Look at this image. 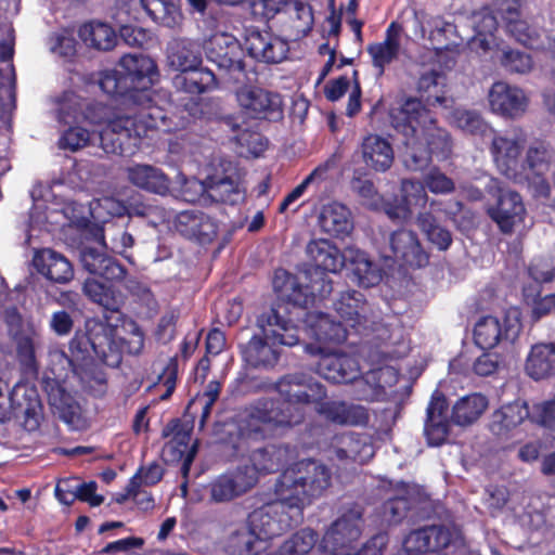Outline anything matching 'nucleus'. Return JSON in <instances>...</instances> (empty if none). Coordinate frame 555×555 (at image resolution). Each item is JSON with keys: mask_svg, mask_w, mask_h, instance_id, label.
I'll use <instances>...</instances> for the list:
<instances>
[{"mask_svg": "<svg viewBox=\"0 0 555 555\" xmlns=\"http://www.w3.org/2000/svg\"><path fill=\"white\" fill-rule=\"evenodd\" d=\"M284 312H288L292 318H298L295 309L288 311L284 305H278L259 317L258 325L262 337L254 336L243 350L244 359L249 365L255 367L273 365L278 361L275 345L294 346L300 340L299 325H293L292 320H285L282 315ZM304 326L302 323L300 331Z\"/></svg>", "mask_w": 555, "mask_h": 555, "instance_id": "nucleus-7", "label": "nucleus"}, {"mask_svg": "<svg viewBox=\"0 0 555 555\" xmlns=\"http://www.w3.org/2000/svg\"><path fill=\"white\" fill-rule=\"evenodd\" d=\"M551 287L533 280L522 289L524 302L531 309V318L538 321L555 308V293H545Z\"/></svg>", "mask_w": 555, "mask_h": 555, "instance_id": "nucleus-38", "label": "nucleus"}, {"mask_svg": "<svg viewBox=\"0 0 555 555\" xmlns=\"http://www.w3.org/2000/svg\"><path fill=\"white\" fill-rule=\"evenodd\" d=\"M423 184L431 193L447 194L454 190V182L438 168L430 169L423 178Z\"/></svg>", "mask_w": 555, "mask_h": 555, "instance_id": "nucleus-60", "label": "nucleus"}, {"mask_svg": "<svg viewBox=\"0 0 555 555\" xmlns=\"http://www.w3.org/2000/svg\"><path fill=\"white\" fill-rule=\"evenodd\" d=\"M120 37L129 46L143 47L151 40V35L142 27L124 25L120 27Z\"/></svg>", "mask_w": 555, "mask_h": 555, "instance_id": "nucleus-63", "label": "nucleus"}, {"mask_svg": "<svg viewBox=\"0 0 555 555\" xmlns=\"http://www.w3.org/2000/svg\"><path fill=\"white\" fill-rule=\"evenodd\" d=\"M293 457V452L287 447H268L257 450L251 454V466H244L243 468H255L256 480L258 473H270L279 469Z\"/></svg>", "mask_w": 555, "mask_h": 555, "instance_id": "nucleus-42", "label": "nucleus"}, {"mask_svg": "<svg viewBox=\"0 0 555 555\" xmlns=\"http://www.w3.org/2000/svg\"><path fill=\"white\" fill-rule=\"evenodd\" d=\"M39 346V335L35 331L22 333L16 337V350L20 361L27 367L36 364V348Z\"/></svg>", "mask_w": 555, "mask_h": 555, "instance_id": "nucleus-57", "label": "nucleus"}, {"mask_svg": "<svg viewBox=\"0 0 555 555\" xmlns=\"http://www.w3.org/2000/svg\"><path fill=\"white\" fill-rule=\"evenodd\" d=\"M13 395L16 397V400L22 397L24 401H14L12 416L22 418L23 426L28 431L36 430L42 418V405L37 391L24 385H17L13 389Z\"/></svg>", "mask_w": 555, "mask_h": 555, "instance_id": "nucleus-24", "label": "nucleus"}, {"mask_svg": "<svg viewBox=\"0 0 555 555\" xmlns=\"http://www.w3.org/2000/svg\"><path fill=\"white\" fill-rule=\"evenodd\" d=\"M282 10L293 20V27L299 35H306L313 25V14L309 4L300 0H285Z\"/></svg>", "mask_w": 555, "mask_h": 555, "instance_id": "nucleus-54", "label": "nucleus"}, {"mask_svg": "<svg viewBox=\"0 0 555 555\" xmlns=\"http://www.w3.org/2000/svg\"><path fill=\"white\" fill-rule=\"evenodd\" d=\"M302 332L315 343L307 344L305 351L319 357L318 372L325 379L333 383L356 382L360 389L359 399L373 400L377 396V388H384L383 378L396 375L390 367L372 371L364 378L358 379L360 367L358 361L347 354L336 353L328 344L343 343L347 337V330L334 322L327 314L309 312L304 320Z\"/></svg>", "mask_w": 555, "mask_h": 555, "instance_id": "nucleus-3", "label": "nucleus"}, {"mask_svg": "<svg viewBox=\"0 0 555 555\" xmlns=\"http://www.w3.org/2000/svg\"><path fill=\"white\" fill-rule=\"evenodd\" d=\"M99 86L101 90L112 96H121L126 101L135 103L137 96L132 94L120 69H106L100 74Z\"/></svg>", "mask_w": 555, "mask_h": 555, "instance_id": "nucleus-52", "label": "nucleus"}, {"mask_svg": "<svg viewBox=\"0 0 555 555\" xmlns=\"http://www.w3.org/2000/svg\"><path fill=\"white\" fill-rule=\"evenodd\" d=\"M131 214L145 217L149 219V222L153 225H157L163 222H173L176 221V216L173 211L166 210L159 206L146 205V204H137L132 206Z\"/></svg>", "mask_w": 555, "mask_h": 555, "instance_id": "nucleus-58", "label": "nucleus"}, {"mask_svg": "<svg viewBox=\"0 0 555 555\" xmlns=\"http://www.w3.org/2000/svg\"><path fill=\"white\" fill-rule=\"evenodd\" d=\"M427 202L428 195L423 182L405 179L401 182L400 203L387 204L385 212L392 220L405 221L415 210L424 208Z\"/></svg>", "mask_w": 555, "mask_h": 555, "instance_id": "nucleus-20", "label": "nucleus"}, {"mask_svg": "<svg viewBox=\"0 0 555 555\" xmlns=\"http://www.w3.org/2000/svg\"><path fill=\"white\" fill-rule=\"evenodd\" d=\"M83 293L93 302L109 309L116 310L122 301L121 293L113 283H103L95 279H88L83 284Z\"/></svg>", "mask_w": 555, "mask_h": 555, "instance_id": "nucleus-47", "label": "nucleus"}, {"mask_svg": "<svg viewBox=\"0 0 555 555\" xmlns=\"http://www.w3.org/2000/svg\"><path fill=\"white\" fill-rule=\"evenodd\" d=\"M142 8L151 18L166 27L173 28L182 20L178 8L167 0H140Z\"/></svg>", "mask_w": 555, "mask_h": 555, "instance_id": "nucleus-48", "label": "nucleus"}, {"mask_svg": "<svg viewBox=\"0 0 555 555\" xmlns=\"http://www.w3.org/2000/svg\"><path fill=\"white\" fill-rule=\"evenodd\" d=\"M175 227L182 235L199 242H210L217 234L214 220L197 211H182L176 216Z\"/></svg>", "mask_w": 555, "mask_h": 555, "instance_id": "nucleus-27", "label": "nucleus"}, {"mask_svg": "<svg viewBox=\"0 0 555 555\" xmlns=\"http://www.w3.org/2000/svg\"><path fill=\"white\" fill-rule=\"evenodd\" d=\"M330 485L331 473L324 464L313 460L294 463L275 483L276 499L254 511L247 520L258 537L270 544V540L301 521L305 507Z\"/></svg>", "mask_w": 555, "mask_h": 555, "instance_id": "nucleus-2", "label": "nucleus"}, {"mask_svg": "<svg viewBox=\"0 0 555 555\" xmlns=\"http://www.w3.org/2000/svg\"><path fill=\"white\" fill-rule=\"evenodd\" d=\"M452 533L443 527H429L411 532L403 541L408 553H428L429 550L447 547Z\"/></svg>", "mask_w": 555, "mask_h": 555, "instance_id": "nucleus-26", "label": "nucleus"}, {"mask_svg": "<svg viewBox=\"0 0 555 555\" xmlns=\"http://www.w3.org/2000/svg\"><path fill=\"white\" fill-rule=\"evenodd\" d=\"M270 544L260 539L248 520L228 529L223 550L228 555H270Z\"/></svg>", "mask_w": 555, "mask_h": 555, "instance_id": "nucleus-17", "label": "nucleus"}, {"mask_svg": "<svg viewBox=\"0 0 555 555\" xmlns=\"http://www.w3.org/2000/svg\"><path fill=\"white\" fill-rule=\"evenodd\" d=\"M80 259L86 270L103 276L107 281L117 280L124 275V269L119 264L94 248L85 247L81 250Z\"/></svg>", "mask_w": 555, "mask_h": 555, "instance_id": "nucleus-41", "label": "nucleus"}, {"mask_svg": "<svg viewBox=\"0 0 555 555\" xmlns=\"http://www.w3.org/2000/svg\"><path fill=\"white\" fill-rule=\"evenodd\" d=\"M255 485V468H237L236 470L219 476L210 482V500L215 503L229 502L244 494Z\"/></svg>", "mask_w": 555, "mask_h": 555, "instance_id": "nucleus-18", "label": "nucleus"}, {"mask_svg": "<svg viewBox=\"0 0 555 555\" xmlns=\"http://www.w3.org/2000/svg\"><path fill=\"white\" fill-rule=\"evenodd\" d=\"M525 146L520 133L495 134L492 139L491 153L499 171L506 178L522 183L519 156Z\"/></svg>", "mask_w": 555, "mask_h": 555, "instance_id": "nucleus-11", "label": "nucleus"}, {"mask_svg": "<svg viewBox=\"0 0 555 555\" xmlns=\"http://www.w3.org/2000/svg\"><path fill=\"white\" fill-rule=\"evenodd\" d=\"M318 541L317 533L311 529H301L285 540L282 545L270 555H307Z\"/></svg>", "mask_w": 555, "mask_h": 555, "instance_id": "nucleus-51", "label": "nucleus"}, {"mask_svg": "<svg viewBox=\"0 0 555 555\" xmlns=\"http://www.w3.org/2000/svg\"><path fill=\"white\" fill-rule=\"evenodd\" d=\"M400 25L391 23L387 28L385 40L367 47V52L374 66L379 69V74L384 72L386 65L397 59L400 48Z\"/></svg>", "mask_w": 555, "mask_h": 555, "instance_id": "nucleus-37", "label": "nucleus"}, {"mask_svg": "<svg viewBox=\"0 0 555 555\" xmlns=\"http://www.w3.org/2000/svg\"><path fill=\"white\" fill-rule=\"evenodd\" d=\"M416 223L422 232L439 249H447L451 242V234L446 229L436 223V220L429 212L418 214Z\"/></svg>", "mask_w": 555, "mask_h": 555, "instance_id": "nucleus-55", "label": "nucleus"}, {"mask_svg": "<svg viewBox=\"0 0 555 555\" xmlns=\"http://www.w3.org/2000/svg\"><path fill=\"white\" fill-rule=\"evenodd\" d=\"M249 55L264 63H280L286 59L288 43L270 31H251L246 38Z\"/></svg>", "mask_w": 555, "mask_h": 555, "instance_id": "nucleus-19", "label": "nucleus"}, {"mask_svg": "<svg viewBox=\"0 0 555 555\" xmlns=\"http://www.w3.org/2000/svg\"><path fill=\"white\" fill-rule=\"evenodd\" d=\"M205 190L217 202L235 204L242 198L238 177L234 172L209 177Z\"/></svg>", "mask_w": 555, "mask_h": 555, "instance_id": "nucleus-45", "label": "nucleus"}, {"mask_svg": "<svg viewBox=\"0 0 555 555\" xmlns=\"http://www.w3.org/2000/svg\"><path fill=\"white\" fill-rule=\"evenodd\" d=\"M521 330V311L509 307L501 314L480 317L474 325V341L481 349L513 345Z\"/></svg>", "mask_w": 555, "mask_h": 555, "instance_id": "nucleus-9", "label": "nucleus"}, {"mask_svg": "<svg viewBox=\"0 0 555 555\" xmlns=\"http://www.w3.org/2000/svg\"><path fill=\"white\" fill-rule=\"evenodd\" d=\"M307 253L314 262L312 270L295 276L284 270H278L273 278V288L279 298L295 307L296 315H305V308L313 302L314 297L321 298L332 292V283L324 272H338L345 264V253L327 240H315L308 244Z\"/></svg>", "mask_w": 555, "mask_h": 555, "instance_id": "nucleus-5", "label": "nucleus"}, {"mask_svg": "<svg viewBox=\"0 0 555 555\" xmlns=\"http://www.w3.org/2000/svg\"><path fill=\"white\" fill-rule=\"evenodd\" d=\"M555 163V154L544 145L531 146L526 156V166L520 171L522 183L527 182L528 188L537 197L550 195V184L546 175Z\"/></svg>", "mask_w": 555, "mask_h": 555, "instance_id": "nucleus-12", "label": "nucleus"}, {"mask_svg": "<svg viewBox=\"0 0 555 555\" xmlns=\"http://www.w3.org/2000/svg\"><path fill=\"white\" fill-rule=\"evenodd\" d=\"M328 163L322 164L313 169L301 183H299L281 203L280 211L284 212L293 203L304 195L310 185H320L328 171Z\"/></svg>", "mask_w": 555, "mask_h": 555, "instance_id": "nucleus-56", "label": "nucleus"}, {"mask_svg": "<svg viewBox=\"0 0 555 555\" xmlns=\"http://www.w3.org/2000/svg\"><path fill=\"white\" fill-rule=\"evenodd\" d=\"M321 229L334 236L346 235L352 230V220L349 209L337 202L322 207L319 217Z\"/></svg>", "mask_w": 555, "mask_h": 555, "instance_id": "nucleus-34", "label": "nucleus"}, {"mask_svg": "<svg viewBox=\"0 0 555 555\" xmlns=\"http://www.w3.org/2000/svg\"><path fill=\"white\" fill-rule=\"evenodd\" d=\"M207 59L218 67L241 73L245 65L242 61V49L238 41L229 34H214L205 43Z\"/></svg>", "mask_w": 555, "mask_h": 555, "instance_id": "nucleus-16", "label": "nucleus"}, {"mask_svg": "<svg viewBox=\"0 0 555 555\" xmlns=\"http://www.w3.org/2000/svg\"><path fill=\"white\" fill-rule=\"evenodd\" d=\"M335 311L343 320L339 323L347 330V326L360 332L367 320V305L363 295L357 291H347L340 294L334 304Z\"/></svg>", "mask_w": 555, "mask_h": 555, "instance_id": "nucleus-22", "label": "nucleus"}, {"mask_svg": "<svg viewBox=\"0 0 555 555\" xmlns=\"http://www.w3.org/2000/svg\"><path fill=\"white\" fill-rule=\"evenodd\" d=\"M525 370L535 379H545L555 374V343H538L527 356Z\"/></svg>", "mask_w": 555, "mask_h": 555, "instance_id": "nucleus-30", "label": "nucleus"}, {"mask_svg": "<svg viewBox=\"0 0 555 555\" xmlns=\"http://www.w3.org/2000/svg\"><path fill=\"white\" fill-rule=\"evenodd\" d=\"M490 111L506 118L521 117L529 106L525 91L505 81L494 82L488 92Z\"/></svg>", "mask_w": 555, "mask_h": 555, "instance_id": "nucleus-14", "label": "nucleus"}, {"mask_svg": "<svg viewBox=\"0 0 555 555\" xmlns=\"http://www.w3.org/2000/svg\"><path fill=\"white\" fill-rule=\"evenodd\" d=\"M415 35L429 41L434 49H440L446 34L452 29V25L438 16L414 15Z\"/></svg>", "mask_w": 555, "mask_h": 555, "instance_id": "nucleus-44", "label": "nucleus"}, {"mask_svg": "<svg viewBox=\"0 0 555 555\" xmlns=\"http://www.w3.org/2000/svg\"><path fill=\"white\" fill-rule=\"evenodd\" d=\"M345 258L359 285L371 287L382 281V269L364 251L349 247L345 249Z\"/></svg>", "mask_w": 555, "mask_h": 555, "instance_id": "nucleus-29", "label": "nucleus"}, {"mask_svg": "<svg viewBox=\"0 0 555 555\" xmlns=\"http://www.w3.org/2000/svg\"><path fill=\"white\" fill-rule=\"evenodd\" d=\"M119 67L124 73L130 92L138 99L135 103L143 106L138 114L129 117L134 120L142 111H147L158 117L157 128L166 126V117L162 115L160 109L146 106L151 101L150 89L157 79V68L154 61L142 54H127L120 59ZM153 129H156V127Z\"/></svg>", "mask_w": 555, "mask_h": 555, "instance_id": "nucleus-8", "label": "nucleus"}, {"mask_svg": "<svg viewBox=\"0 0 555 555\" xmlns=\"http://www.w3.org/2000/svg\"><path fill=\"white\" fill-rule=\"evenodd\" d=\"M448 403L446 397L436 391L427 408L425 435L430 446L442 444L449 435Z\"/></svg>", "mask_w": 555, "mask_h": 555, "instance_id": "nucleus-21", "label": "nucleus"}, {"mask_svg": "<svg viewBox=\"0 0 555 555\" xmlns=\"http://www.w3.org/2000/svg\"><path fill=\"white\" fill-rule=\"evenodd\" d=\"M336 455L339 460L350 459L354 462L364 463L374 455V448L365 436L349 433L336 438Z\"/></svg>", "mask_w": 555, "mask_h": 555, "instance_id": "nucleus-35", "label": "nucleus"}, {"mask_svg": "<svg viewBox=\"0 0 555 555\" xmlns=\"http://www.w3.org/2000/svg\"><path fill=\"white\" fill-rule=\"evenodd\" d=\"M361 512L357 508L348 511L339 517L326 531L322 540L323 548L350 553L352 545L361 535Z\"/></svg>", "mask_w": 555, "mask_h": 555, "instance_id": "nucleus-15", "label": "nucleus"}, {"mask_svg": "<svg viewBox=\"0 0 555 555\" xmlns=\"http://www.w3.org/2000/svg\"><path fill=\"white\" fill-rule=\"evenodd\" d=\"M39 272L56 283H67L74 276L72 263L62 254L52 249H42L35 257Z\"/></svg>", "mask_w": 555, "mask_h": 555, "instance_id": "nucleus-33", "label": "nucleus"}, {"mask_svg": "<svg viewBox=\"0 0 555 555\" xmlns=\"http://www.w3.org/2000/svg\"><path fill=\"white\" fill-rule=\"evenodd\" d=\"M500 60L502 65L509 72L524 74L532 68L531 57L517 50L503 51Z\"/></svg>", "mask_w": 555, "mask_h": 555, "instance_id": "nucleus-59", "label": "nucleus"}, {"mask_svg": "<svg viewBox=\"0 0 555 555\" xmlns=\"http://www.w3.org/2000/svg\"><path fill=\"white\" fill-rule=\"evenodd\" d=\"M78 36L89 48L101 51L113 49L117 41L115 30L103 22H89L79 27Z\"/></svg>", "mask_w": 555, "mask_h": 555, "instance_id": "nucleus-40", "label": "nucleus"}, {"mask_svg": "<svg viewBox=\"0 0 555 555\" xmlns=\"http://www.w3.org/2000/svg\"><path fill=\"white\" fill-rule=\"evenodd\" d=\"M127 178L135 186L158 195L170 191V179L157 167L137 164L127 168Z\"/></svg>", "mask_w": 555, "mask_h": 555, "instance_id": "nucleus-28", "label": "nucleus"}, {"mask_svg": "<svg viewBox=\"0 0 555 555\" xmlns=\"http://www.w3.org/2000/svg\"><path fill=\"white\" fill-rule=\"evenodd\" d=\"M532 417L544 426L555 422V396L547 401L534 405Z\"/></svg>", "mask_w": 555, "mask_h": 555, "instance_id": "nucleus-64", "label": "nucleus"}, {"mask_svg": "<svg viewBox=\"0 0 555 555\" xmlns=\"http://www.w3.org/2000/svg\"><path fill=\"white\" fill-rule=\"evenodd\" d=\"M391 125L405 138V166L425 168L431 155L444 158L450 152L449 134L436 126L430 112L417 99H409L390 111Z\"/></svg>", "mask_w": 555, "mask_h": 555, "instance_id": "nucleus-6", "label": "nucleus"}, {"mask_svg": "<svg viewBox=\"0 0 555 555\" xmlns=\"http://www.w3.org/2000/svg\"><path fill=\"white\" fill-rule=\"evenodd\" d=\"M505 22L507 31L520 43L529 47H535L538 33L528 25L527 21L522 20L518 9L508 4L505 8Z\"/></svg>", "mask_w": 555, "mask_h": 555, "instance_id": "nucleus-49", "label": "nucleus"}, {"mask_svg": "<svg viewBox=\"0 0 555 555\" xmlns=\"http://www.w3.org/2000/svg\"><path fill=\"white\" fill-rule=\"evenodd\" d=\"M319 413L340 425H365L369 421V413L364 406L345 402H325L320 405Z\"/></svg>", "mask_w": 555, "mask_h": 555, "instance_id": "nucleus-36", "label": "nucleus"}, {"mask_svg": "<svg viewBox=\"0 0 555 555\" xmlns=\"http://www.w3.org/2000/svg\"><path fill=\"white\" fill-rule=\"evenodd\" d=\"M450 119L455 127L472 134L486 135L488 132H492L491 127L476 111L456 108Z\"/></svg>", "mask_w": 555, "mask_h": 555, "instance_id": "nucleus-53", "label": "nucleus"}, {"mask_svg": "<svg viewBox=\"0 0 555 555\" xmlns=\"http://www.w3.org/2000/svg\"><path fill=\"white\" fill-rule=\"evenodd\" d=\"M504 365L503 359L498 353H483L473 363V371L479 376H489Z\"/></svg>", "mask_w": 555, "mask_h": 555, "instance_id": "nucleus-62", "label": "nucleus"}, {"mask_svg": "<svg viewBox=\"0 0 555 555\" xmlns=\"http://www.w3.org/2000/svg\"><path fill=\"white\" fill-rule=\"evenodd\" d=\"M490 218L505 234L525 229L527 210L521 196L511 190H500L498 202L488 209Z\"/></svg>", "mask_w": 555, "mask_h": 555, "instance_id": "nucleus-10", "label": "nucleus"}, {"mask_svg": "<svg viewBox=\"0 0 555 555\" xmlns=\"http://www.w3.org/2000/svg\"><path fill=\"white\" fill-rule=\"evenodd\" d=\"M489 406L488 398L473 392L459 398L452 405L451 422L461 427L475 424Z\"/></svg>", "mask_w": 555, "mask_h": 555, "instance_id": "nucleus-31", "label": "nucleus"}, {"mask_svg": "<svg viewBox=\"0 0 555 555\" xmlns=\"http://www.w3.org/2000/svg\"><path fill=\"white\" fill-rule=\"evenodd\" d=\"M284 402L276 404L273 401L259 403L244 421L246 426L241 427V435L247 438L268 435L278 427L298 424L304 418V409L308 404H315L317 410L325 398L324 387L305 374H291L283 377L276 385Z\"/></svg>", "mask_w": 555, "mask_h": 555, "instance_id": "nucleus-4", "label": "nucleus"}, {"mask_svg": "<svg viewBox=\"0 0 555 555\" xmlns=\"http://www.w3.org/2000/svg\"><path fill=\"white\" fill-rule=\"evenodd\" d=\"M236 101L242 111L253 118L278 119L282 115L280 95L259 87H241L236 91Z\"/></svg>", "mask_w": 555, "mask_h": 555, "instance_id": "nucleus-13", "label": "nucleus"}, {"mask_svg": "<svg viewBox=\"0 0 555 555\" xmlns=\"http://www.w3.org/2000/svg\"><path fill=\"white\" fill-rule=\"evenodd\" d=\"M472 23L476 33L473 43L485 50L490 49L493 43V33L498 28L496 17L491 11L485 9L473 15Z\"/></svg>", "mask_w": 555, "mask_h": 555, "instance_id": "nucleus-50", "label": "nucleus"}, {"mask_svg": "<svg viewBox=\"0 0 555 555\" xmlns=\"http://www.w3.org/2000/svg\"><path fill=\"white\" fill-rule=\"evenodd\" d=\"M164 475L163 467L157 463H151L142 467L130 480V489L141 488L142 486H153L157 483Z\"/></svg>", "mask_w": 555, "mask_h": 555, "instance_id": "nucleus-61", "label": "nucleus"}, {"mask_svg": "<svg viewBox=\"0 0 555 555\" xmlns=\"http://www.w3.org/2000/svg\"><path fill=\"white\" fill-rule=\"evenodd\" d=\"M393 257L410 267L421 268L428 262V256L412 231L399 230L390 236Z\"/></svg>", "mask_w": 555, "mask_h": 555, "instance_id": "nucleus-23", "label": "nucleus"}, {"mask_svg": "<svg viewBox=\"0 0 555 555\" xmlns=\"http://www.w3.org/2000/svg\"><path fill=\"white\" fill-rule=\"evenodd\" d=\"M528 417L529 409L527 404L521 401H515L501 406L492 413L489 429L498 437H506Z\"/></svg>", "mask_w": 555, "mask_h": 555, "instance_id": "nucleus-32", "label": "nucleus"}, {"mask_svg": "<svg viewBox=\"0 0 555 555\" xmlns=\"http://www.w3.org/2000/svg\"><path fill=\"white\" fill-rule=\"evenodd\" d=\"M180 427V423L176 421L172 423V428L167 427L164 430L166 436L169 435V431L173 433V437L166 444L164 452L169 453L172 460L184 457L183 472L186 474L195 455L196 446L193 444L191 449L189 448L190 433Z\"/></svg>", "mask_w": 555, "mask_h": 555, "instance_id": "nucleus-43", "label": "nucleus"}, {"mask_svg": "<svg viewBox=\"0 0 555 555\" xmlns=\"http://www.w3.org/2000/svg\"><path fill=\"white\" fill-rule=\"evenodd\" d=\"M57 116L65 124H77L60 139V146L70 151L82 149L99 139L105 153L131 155L140 138L158 126V117L151 112L142 111L133 120L101 103H86L74 92H66L59 99Z\"/></svg>", "mask_w": 555, "mask_h": 555, "instance_id": "nucleus-1", "label": "nucleus"}, {"mask_svg": "<svg viewBox=\"0 0 555 555\" xmlns=\"http://www.w3.org/2000/svg\"><path fill=\"white\" fill-rule=\"evenodd\" d=\"M173 83L179 90L199 94L215 87L216 78L210 70L197 67L178 74L173 78Z\"/></svg>", "mask_w": 555, "mask_h": 555, "instance_id": "nucleus-46", "label": "nucleus"}, {"mask_svg": "<svg viewBox=\"0 0 555 555\" xmlns=\"http://www.w3.org/2000/svg\"><path fill=\"white\" fill-rule=\"evenodd\" d=\"M360 153L369 168L380 172L388 170L395 158L388 140L378 134L366 135L361 143Z\"/></svg>", "mask_w": 555, "mask_h": 555, "instance_id": "nucleus-25", "label": "nucleus"}, {"mask_svg": "<svg viewBox=\"0 0 555 555\" xmlns=\"http://www.w3.org/2000/svg\"><path fill=\"white\" fill-rule=\"evenodd\" d=\"M168 63L181 73L199 67L202 57L198 44L186 39L172 41L168 48Z\"/></svg>", "mask_w": 555, "mask_h": 555, "instance_id": "nucleus-39", "label": "nucleus"}]
</instances>
